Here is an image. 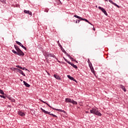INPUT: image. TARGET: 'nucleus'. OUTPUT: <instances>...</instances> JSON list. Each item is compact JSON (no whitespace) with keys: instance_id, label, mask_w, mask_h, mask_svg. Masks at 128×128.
Listing matches in <instances>:
<instances>
[{"instance_id":"obj_33","label":"nucleus","mask_w":128,"mask_h":128,"mask_svg":"<svg viewBox=\"0 0 128 128\" xmlns=\"http://www.w3.org/2000/svg\"><path fill=\"white\" fill-rule=\"evenodd\" d=\"M21 70H28V69H26V68H21Z\"/></svg>"},{"instance_id":"obj_43","label":"nucleus","mask_w":128,"mask_h":128,"mask_svg":"<svg viewBox=\"0 0 128 128\" xmlns=\"http://www.w3.org/2000/svg\"><path fill=\"white\" fill-rule=\"evenodd\" d=\"M94 30H96V28H93Z\"/></svg>"},{"instance_id":"obj_42","label":"nucleus","mask_w":128,"mask_h":128,"mask_svg":"<svg viewBox=\"0 0 128 128\" xmlns=\"http://www.w3.org/2000/svg\"><path fill=\"white\" fill-rule=\"evenodd\" d=\"M12 102H14V99H13V100H12Z\"/></svg>"},{"instance_id":"obj_24","label":"nucleus","mask_w":128,"mask_h":128,"mask_svg":"<svg viewBox=\"0 0 128 128\" xmlns=\"http://www.w3.org/2000/svg\"><path fill=\"white\" fill-rule=\"evenodd\" d=\"M81 20H84V22H88V20L86 18H82L81 19Z\"/></svg>"},{"instance_id":"obj_18","label":"nucleus","mask_w":128,"mask_h":128,"mask_svg":"<svg viewBox=\"0 0 128 128\" xmlns=\"http://www.w3.org/2000/svg\"><path fill=\"white\" fill-rule=\"evenodd\" d=\"M74 18H78V20H82V17L79 16L78 15H74Z\"/></svg>"},{"instance_id":"obj_39","label":"nucleus","mask_w":128,"mask_h":128,"mask_svg":"<svg viewBox=\"0 0 128 128\" xmlns=\"http://www.w3.org/2000/svg\"><path fill=\"white\" fill-rule=\"evenodd\" d=\"M88 64H90V60H88Z\"/></svg>"},{"instance_id":"obj_37","label":"nucleus","mask_w":128,"mask_h":128,"mask_svg":"<svg viewBox=\"0 0 128 128\" xmlns=\"http://www.w3.org/2000/svg\"><path fill=\"white\" fill-rule=\"evenodd\" d=\"M88 22V24H91V26H92V23H90V22L88 21V22Z\"/></svg>"},{"instance_id":"obj_38","label":"nucleus","mask_w":128,"mask_h":128,"mask_svg":"<svg viewBox=\"0 0 128 128\" xmlns=\"http://www.w3.org/2000/svg\"><path fill=\"white\" fill-rule=\"evenodd\" d=\"M74 82H78V81H76V80L74 78V80H73Z\"/></svg>"},{"instance_id":"obj_9","label":"nucleus","mask_w":128,"mask_h":128,"mask_svg":"<svg viewBox=\"0 0 128 128\" xmlns=\"http://www.w3.org/2000/svg\"><path fill=\"white\" fill-rule=\"evenodd\" d=\"M24 14H28L30 16H32V12H30V10H24Z\"/></svg>"},{"instance_id":"obj_22","label":"nucleus","mask_w":128,"mask_h":128,"mask_svg":"<svg viewBox=\"0 0 128 128\" xmlns=\"http://www.w3.org/2000/svg\"><path fill=\"white\" fill-rule=\"evenodd\" d=\"M72 104H78V102H76L72 100Z\"/></svg>"},{"instance_id":"obj_36","label":"nucleus","mask_w":128,"mask_h":128,"mask_svg":"<svg viewBox=\"0 0 128 128\" xmlns=\"http://www.w3.org/2000/svg\"><path fill=\"white\" fill-rule=\"evenodd\" d=\"M70 60H72V62H76V60H74V58H72V59H70Z\"/></svg>"},{"instance_id":"obj_23","label":"nucleus","mask_w":128,"mask_h":128,"mask_svg":"<svg viewBox=\"0 0 128 128\" xmlns=\"http://www.w3.org/2000/svg\"><path fill=\"white\" fill-rule=\"evenodd\" d=\"M49 114L50 116H54V118H58V116L56 115H55V114Z\"/></svg>"},{"instance_id":"obj_45","label":"nucleus","mask_w":128,"mask_h":128,"mask_svg":"<svg viewBox=\"0 0 128 128\" xmlns=\"http://www.w3.org/2000/svg\"><path fill=\"white\" fill-rule=\"evenodd\" d=\"M74 62H78V61H76H76H74Z\"/></svg>"},{"instance_id":"obj_31","label":"nucleus","mask_w":128,"mask_h":128,"mask_svg":"<svg viewBox=\"0 0 128 128\" xmlns=\"http://www.w3.org/2000/svg\"><path fill=\"white\" fill-rule=\"evenodd\" d=\"M0 96L2 98H6V96H4L3 95H0Z\"/></svg>"},{"instance_id":"obj_1","label":"nucleus","mask_w":128,"mask_h":128,"mask_svg":"<svg viewBox=\"0 0 128 128\" xmlns=\"http://www.w3.org/2000/svg\"><path fill=\"white\" fill-rule=\"evenodd\" d=\"M90 112L93 114L98 116H102V114L100 112H98V108H92V110H90Z\"/></svg>"},{"instance_id":"obj_2","label":"nucleus","mask_w":128,"mask_h":128,"mask_svg":"<svg viewBox=\"0 0 128 128\" xmlns=\"http://www.w3.org/2000/svg\"><path fill=\"white\" fill-rule=\"evenodd\" d=\"M44 56L45 58H56V57L54 56V54L50 53L48 52H45L43 53Z\"/></svg>"},{"instance_id":"obj_44","label":"nucleus","mask_w":128,"mask_h":128,"mask_svg":"<svg viewBox=\"0 0 128 128\" xmlns=\"http://www.w3.org/2000/svg\"><path fill=\"white\" fill-rule=\"evenodd\" d=\"M106 2H108V0H104Z\"/></svg>"},{"instance_id":"obj_48","label":"nucleus","mask_w":128,"mask_h":128,"mask_svg":"<svg viewBox=\"0 0 128 128\" xmlns=\"http://www.w3.org/2000/svg\"><path fill=\"white\" fill-rule=\"evenodd\" d=\"M59 0V1H60V0Z\"/></svg>"},{"instance_id":"obj_17","label":"nucleus","mask_w":128,"mask_h":128,"mask_svg":"<svg viewBox=\"0 0 128 128\" xmlns=\"http://www.w3.org/2000/svg\"><path fill=\"white\" fill-rule=\"evenodd\" d=\"M102 12H104V14H105V16H108V13H106V10H104V8H102V10H101Z\"/></svg>"},{"instance_id":"obj_30","label":"nucleus","mask_w":128,"mask_h":128,"mask_svg":"<svg viewBox=\"0 0 128 128\" xmlns=\"http://www.w3.org/2000/svg\"><path fill=\"white\" fill-rule=\"evenodd\" d=\"M80 20H76V24H80Z\"/></svg>"},{"instance_id":"obj_8","label":"nucleus","mask_w":128,"mask_h":128,"mask_svg":"<svg viewBox=\"0 0 128 128\" xmlns=\"http://www.w3.org/2000/svg\"><path fill=\"white\" fill-rule=\"evenodd\" d=\"M18 114L19 116H26V114L21 111H18Z\"/></svg>"},{"instance_id":"obj_10","label":"nucleus","mask_w":128,"mask_h":128,"mask_svg":"<svg viewBox=\"0 0 128 128\" xmlns=\"http://www.w3.org/2000/svg\"><path fill=\"white\" fill-rule=\"evenodd\" d=\"M54 78H56V80H62V78H60V77L59 76L56 75V74H54Z\"/></svg>"},{"instance_id":"obj_7","label":"nucleus","mask_w":128,"mask_h":128,"mask_svg":"<svg viewBox=\"0 0 128 128\" xmlns=\"http://www.w3.org/2000/svg\"><path fill=\"white\" fill-rule=\"evenodd\" d=\"M66 102H70V104H72V100L70 98H66L65 99Z\"/></svg>"},{"instance_id":"obj_11","label":"nucleus","mask_w":128,"mask_h":128,"mask_svg":"<svg viewBox=\"0 0 128 128\" xmlns=\"http://www.w3.org/2000/svg\"><path fill=\"white\" fill-rule=\"evenodd\" d=\"M119 86H120V88L123 90L124 92H126V88H124V86L122 85H120Z\"/></svg>"},{"instance_id":"obj_28","label":"nucleus","mask_w":128,"mask_h":128,"mask_svg":"<svg viewBox=\"0 0 128 128\" xmlns=\"http://www.w3.org/2000/svg\"><path fill=\"white\" fill-rule=\"evenodd\" d=\"M16 68H20V70H22V67L18 65L16 66Z\"/></svg>"},{"instance_id":"obj_4","label":"nucleus","mask_w":128,"mask_h":128,"mask_svg":"<svg viewBox=\"0 0 128 128\" xmlns=\"http://www.w3.org/2000/svg\"><path fill=\"white\" fill-rule=\"evenodd\" d=\"M11 70H16L17 72H19V74H22V76H26V74H24V72H22V70L18 69V68H11Z\"/></svg>"},{"instance_id":"obj_16","label":"nucleus","mask_w":128,"mask_h":128,"mask_svg":"<svg viewBox=\"0 0 128 128\" xmlns=\"http://www.w3.org/2000/svg\"><path fill=\"white\" fill-rule=\"evenodd\" d=\"M64 54L69 58L70 60H72V58L68 54V52H66V51H64Z\"/></svg>"},{"instance_id":"obj_19","label":"nucleus","mask_w":128,"mask_h":128,"mask_svg":"<svg viewBox=\"0 0 128 128\" xmlns=\"http://www.w3.org/2000/svg\"><path fill=\"white\" fill-rule=\"evenodd\" d=\"M68 78H69V80H74V77H72L68 75L67 76Z\"/></svg>"},{"instance_id":"obj_21","label":"nucleus","mask_w":128,"mask_h":128,"mask_svg":"<svg viewBox=\"0 0 128 128\" xmlns=\"http://www.w3.org/2000/svg\"><path fill=\"white\" fill-rule=\"evenodd\" d=\"M64 60H65V62H68V64H70V62L68 60H66V58L64 57L63 58Z\"/></svg>"},{"instance_id":"obj_29","label":"nucleus","mask_w":128,"mask_h":128,"mask_svg":"<svg viewBox=\"0 0 128 128\" xmlns=\"http://www.w3.org/2000/svg\"><path fill=\"white\" fill-rule=\"evenodd\" d=\"M0 2L3 4H4L6 2V0H0Z\"/></svg>"},{"instance_id":"obj_27","label":"nucleus","mask_w":128,"mask_h":128,"mask_svg":"<svg viewBox=\"0 0 128 128\" xmlns=\"http://www.w3.org/2000/svg\"><path fill=\"white\" fill-rule=\"evenodd\" d=\"M0 94H4V92L2 90H0Z\"/></svg>"},{"instance_id":"obj_6","label":"nucleus","mask_w":128,"mask_h":128,"mask_svg":"<svg viewBox=\"0 0 128 128\" xmlns=\"http://www.w3.org/2000/svg\"><path fill=\"white\" fill-rule=\"evenodd\" d=\"M109 2H110V4H114V6H116V8H119L120 6L116 4L114 2H112V0H108Z\"/></svg>"},{"instance_id":"obj_5","label":"nucleus","mask_w":128,"mask_h":128,"mask_svg":"<svg viewBox=\"0 0 128 128\" xmlns=\"http://www.w3.org/2000/svg\"><path fill=\"white\" fill-rule=\"evenodd\" d=\"M17 54L20 56H24V53L20 49H19V50H17Z\"/></svg>"},{"instance_id":"obj_12","label":"nucleus","mask_w":128,"mask_h":128,"mask_svg":"<svg viewBox=\"0 0 128 128\" xmlns=\"http://www.w3.org/2000/svg\"><path fill=\"white\" fill-rule=\"evenodd\" d=\"M41 110L43 112H44V114H50V112H48V111H46V110H44L42 108H40Z\"/></svg>"},{"instance_id":"obj_32","label":"nucleus","mask_w":128,"mask_h":128,"mask_svg":"<svg viewBox=\"0 0 128 128\" xmlns=\"http://www.w3.org/2000/svg\"><path fill=\"white\" fill-rule=\"evenodd\" d=\"M22 48H23L24 50H26V46H22Z\"/></svg>"},{"instance_id":"obj_47","label":"nucleus","mask_w":128,"mask_h":128,"mask_svg":"<svg viewBox=\"0 0 128 128\" xmlns=\"http://www.w3.org/2000/svg\"><path fill=\"white\" fill-rule=\"evenodd\" d=\"M58 44L59 42L58 41Z\"/></svg>"},{"instance_id":"obj_3","label":"nucleus","mask_w":128,"mask_h":128,"mask_svg":"<svg viewBox=\"0 0 128 128\" xmlns=\"http://www.w3.org/2000/svg\"><path fill=\"white\" fill-rule=\"evenodd\" d=\"M40 100L42 102H43V104H47V106H50V108H52L54 110H57V112H66V111H64V110H62L60 109H56L54 108H52V106H50V104H48L46 103V102L40 99Z\"/></svg>"},{"instance_id":"obj_25","label":"nucleus","mask_w":128,"mask_h":128,"mask_svg":"<svg viewBox=\"0 0 128 128\" xmlns=\"http://www.w3.org/2000/svg\"><path fill=\"white\" fill-rule=\"evenodd\" d=\"M16 44H18V46H22V43L18 42V41H16Z\"/></svg>"},{"instance_id":"obj_41","label":"nucleus","mask_w":128,"mask_h":128,"mask_svg":"<svg viewBox=\"0 0 128 128\" xmlns=\"http://www.w3.org/2000/svg\"><path fill=\"white\" fill-rule=\"evenodd\" d=\"M24 45L22 44H21V46H20L22 47Z\"/></svg>"},{"instance_id":"obj_34","label":"nucleus","mask_w":128,"mask_h":128,"mask_svg":"<svg viewBox=\"0 0 128 128\" xmlns=\"http://www.w3.org/2000/svg\"><path fill=\"white\" fill-rule=\"evenodd\" d=\"M98 8H99V10H102V8H102L100 6H98Z\"/></svg>"},{"instance_id":"obj_26","label":"nucleus","mask_w":128,"mask_h":128,"mask_svg":"<svg viewBox=\"0 0 128 128\" xmlns=\"http://www.w3.org/2000/svg\"><path fill=\"white\" fill-rule=\"evenodd\" d=\"M12 52H13V54H17L18 51L16 52L15 50H12Z\"/></svg>"},{"instance_id":"obj_20","label":"nucleus","mask_w":128,"mask_h":128,"mask_svg":"<svg viewBox=\"0 0 128 128\" xmlns=\"http://www.w3.org/2000/svg\"><path fill=\"white\" fill-rule=\"evenodd\" d=\"M14 46L15 50H16V52H18V50H20V49L18 48V46H16V45H14Z\"/></svg>"},{"instance_id":"obj_15","label":"nucleus","mask_w":128,"mask_h":128,"mask_svg":"<svg viewBox=\"0 0 128 128\" xmlns=\"http://www.w3.org/2000/svg\"><path fill=\"white\" fill-rule=\"evenodd\" d=\"M70 64V66H72L74 68H78V66H76V65H74V64L70 62V64Z\"/></svg>"},{"instance_id":"obj_14","label":"nucleus","mask_w":128,"mask_h":128,"mask_svg":"<svg viewBox=\"0 0 128 128\" xmlns=\"http://www.w3.org/2000/svg\"><path fill=\"white\" fill-rule=\"evenodd\" d=\"M88 64H89V66L90 67V68L92 72H94V68H92V66H92V62L89 63Z\"/></svg>"},{"instance_id":"obj_35","label":"nucleus","mask_w":128,"mask_h":128,"mask_svg":"<svg viewBox=\"0 0 128 128\" xmlns=\"http://www.w3.org/2000/svg\"><path fill=\"white\" fill-rule=\"evenodd\" d=\"M46 58V62H48V58Z\"/></svg>"},{"instance_id":"obj_40","label":"nucleus","mask_w":128,"mask_h":128,"mask_svg":"<svg viewBox=\"0 0 128 128\" xmlns=\"http://www.w3.org/2000/svg\"><path fill=\"white\" fill-rule=\"evenodd\" d=\"M62 52H66V50H63Z\"/></svg>"},{"instance_id":"obj_46","label":"nucleus","mask_w":128,"mask_h":128,"mask_svg":"<svg viewBox=\"0 0 128 128\" xmlns=\"http://www.w3.org/2000/svg\"><path fill=\"white\" fill-rule=\"evenodd\" d=\"M86 113L88 112H86Z\"/></svg>"},{"instance_id":"obj_13","label":"nucleus","mask_w":128,"mask_h":128,"mask_svg":"<svg viewBox=\"0 0 128 128\" xmlns=\"http://www.w3.org/2000/svg\"><path fill=\"white\" fill-rule=\"evenodd\" d=\"M24 86L26 87V88H30V86L26 82V81H24L23 82Z\"/></svg>"}]
</instances>
